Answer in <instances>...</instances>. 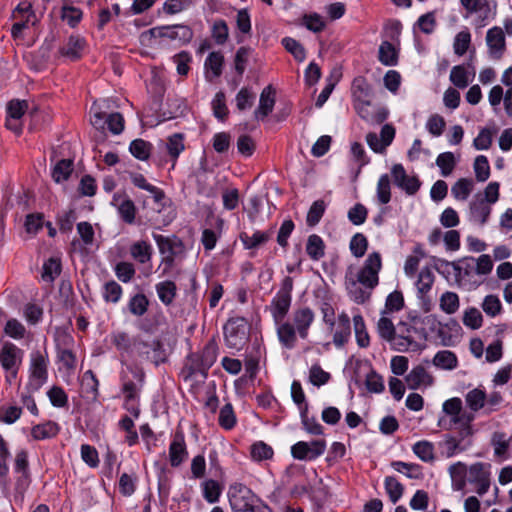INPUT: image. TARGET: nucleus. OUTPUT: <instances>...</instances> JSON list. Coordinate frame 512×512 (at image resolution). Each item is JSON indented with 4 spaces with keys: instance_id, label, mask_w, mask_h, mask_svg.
Segmentation results:
<instances>
[{
    "instance_id": "f257e3e1",
    "label": "nucleus",
    "mask_w": 512,
    "mask_h": 512,
    "mask_svg": "<svg viewBox=\"0 0 512 512\" xmlns=\"http://www.w3.org/2000/svg\"><path fill=\"white\" fill-rule=\"evenodd\" d=\"M442 411L450 417L451 424L458 430L457 435L446 434L440 444L443 455L451 458L472 446L471 438L474 435L472 423L475 415L463 410L462 400L458 397L446 400L442 404Z\"/></svg>"
},
{
    "instance_id": "f03ea898",
    "label": "nucleus",
    "mask_w": 512,
    "mask_h": 512,
    "mask_svg": "<svg viewBox=\"0 0 512 512\" xmlns=\"http://www.w3.org/2000/svg\"><path fill=\"white\" fill-rule=\"evenodd\" d=\"M381 269L382 257L379 252L370 253L357 272L354 271L352 266L348 267L344 283L352 301L357 304H364L369 300L372 290L379 284Z\"/></svg>"
},
{
    "instance_id": "7ed1b4c3",
    "label": "nucleus",
    "mask_w": 512,
    "mask_h": 512,
    "mask_svg": "<svg viewBox=\"0 0 512 512\" xmlns=\"http://www.w3.org/2000/svg\"><path fill=\"white\" fill-rule=\"evenodd\" d=\"M490 469L491 465L484 462H475L470 466L462 461L453 463L448 467L451 487L454 491L475 492L483 496L490 488Z\"/></svg>"
},
{
    "instance_id": "20e7f679",
    "label": "nucleus",
    "mask_w": 512,
    "mask_h": 512,
    "mask_svg": "<svg viewBox=\"0 0 512 512\" xmlns=\"http://www.w3.org/2000/svg\"><path fill=\"white\" fill-rule=\"evenodd\" d=\"M291 301L292 296L276 294L270 305V312L276 324L278 340L286 349H293L296 346L294 326L289 321H284L290 309Z\"/></svg>"
},
{
    "instance_id": "39448f33",
    "label": "nucleus",
    "mask_w": 512,
    "mask_h": 512,
    "mask_svg": "<svg viewBox=\"0 0 512 512\" xmlns=\"http://www.w3.org/2000/svg\"><path fill=\"white\" fill-rule=\"evenodd\" d=\"M227 498L234 512H272L271 508L251 488L241 482L229 485Z\"/></svg>"
},
{
    "instance_id": "423d86ee",
    "label": "nucleus",
    "mask_w": 512,
    "mask_h": 512,
    "mask_svg": "<svg viewBox=\"0 0 512 512\" xmlns=\"http://www.w3.org/2000/svg\"><path fill=\"white\" fill-rule=\"evenodd\" d=\"M122 392L125 398L124 407L135 418L140 415L139 395L145 381V373L136 365H128L121 372Z\"/></svg>"
},
{
    "instance_id": "0eeeda50",
    "label": "nucleus",
    "mask_w": 512,
    "mask_h": 512,
    "mask_svg": "<svg viewBox=\"0 0 512 512\" xmlns=\"http://www.w3.org/2000/svg\"><path fill=\"white\" fill-rule=\"evenodd\" d=\"M427 333L418 320L398 324L392 349L398 352H418L426 347Z\"/></svg>"
},
{
    "instance_id": "6e6552de",
    "label": "nucleus",
    "mask_w": 512,
    "mask_h": 512,
    "mask_svg": "<svg viewBox=\"0 0 512 512\" xmlns=\"http://www.w3.org/2000/svg\"><path fill=\"white\" fill-rule=\"evenodd\" d=\"M464 9L463 18L471 20L475 29H482L491 22L497 13V3L494 0H460Z\"/></svg>"
},
{
    "instance_id": "1a4fd4ad",
    "label": "nucleus",
    "mask_w": 512,
    "mask_h": 512,
    "mask_svg": "<svg viewBox=\"0 0 512 512\" xmlns=\"http://www.w3.org/2000/svg\"><path fill=\"white\" fill-rule=\"evenodd\" d=\"M49 358L46 352L39 350L30 354L29 376L26 390L37 392L48 380Z\"/></svg>"
},
{
    "instance_id": "9d476101",
    "label": "nucleus",
    "mask_w": 512,
    "mask_h": 512,
    "mask_svg": "<svg viewBox=\"0 0 512 512\" xmlns=\"http://www.w3.org/2000/svg\"><path fill=\"white\" fill-rule=\"evenodd\" d=\"M225 344L230 349L240 350L248 341V324L242 317L229 319L224 325Z\"/></svg>"
},
{
    "instance_id": "9b49d317",
    "label": "nucleus",
    "mask_w": 512,
    "mask_h": 512,
    "mask_svg": "<svg viewBox=\"0 0 512 512\" xmlns=\"http://www.w3.org/2000/svg\"><path fill=\"white\" fill-rule=\"evenodd\" d=\"M326 446L324 439L299 441L291 446V455L296 460L313 461L324 454Z\"/></svg>"
},
{
    "instance_id": "f8f14e48",
    "label": "nucleus",
    "mask_w": 512,
    "mask_h": 512,
    "mask_svg": "<svg viewBox=\"0 0 512 512\" xmlns=\"http://www.w3.org/2000/svg\"><path fill=\"white\" fill-rule=\"evenodd\" d=\"M169 463L172 467H179L188 458V448L185 434L181 428H177L171 437L169 444Z\"/></svg>"
},
{
    "instance_id": "ddd939ff",
    "label": "nucleus",
    "mask_w": 512,
    "mask_h": 512,
    "mask_svg": "<svg viewBox=\"0 0 512 512\" xmlns=\"http://www.w3.org/2000/svg\"><path fill=\"white\" fill-rule=\"evenodd\" d=\"M15 23L12 25L11 34L13 38H21L24 29L28 28L30 24L35 23V14L32 11L31 4L23 2L18 4L12 14Z\"/></svg>"
},
{
    "instance_id": "4468645a",
    "label": "nucleus",
    "mask_w": 512,
    "mask_h": 512,
    "mask_svg": "<svg viewBox=\"0 0 512 512\" xmlns=\"http://www.w3.org/2000/svg\"><path fill=\"white\" fill-rule=\"evenodd\" d=\"M391 175L395 185L408 195H414L420 189L421 182L419 178L416 175H408L402 164L393 165Z\"/></svg>"
},
{
    "instance_id": "2eb2a0df",
    "label": "nucleus",
    "mask_w": 512,
    "mask_h": 512,
    "mask_svg": "<svg viewBox=\"0 0 512 512\" xmlns=\"http://www.w3.org/2000/svg\"><path fill=\"white\" fill-rule=\"evenodd\" d=\"M22 361V351L12 343H5L0 351V364L6 371H12L17 376L18 367Z\"/></svg>"
},
{
    "instance_id": "dca6fc26",
    "label": "nucleus",
    "mask_w": 512,
    "mask_h": 512,
    "mask_svg": "<svg viewBox=\"0 0 512 512\" xmlns=\"http://www.w3.org/2000/svg\"><path fill=\"white\" fill-rule=\"evenodd\" d=\"M358 115L365 121L372 124L384 122L388 116V111L384 107L374 106L371 99L368 101L353 104Z\"/></svg>"
},
{
    "instance_id": "f3484780",
    "label": "nucleus",
    "mask_w": 512,
    "mask_h": 512,
    "mask_svg": "<svg viewBox=\"0 0 512 512\" xmlns=\"http://www.w3.org/2000/svg\"><path fill=\"white\" fill-rule=\"evenodd\" d=\"M28 109V102L25 100H11L7 104L6 127L19 134L22 131L20 119Z\"/></svg>"
},
{
    "instance_id": "a211bd4d",
    "label": "nucleus",
    "mask_w": 512,
    "mask_h": 512,
    "mask_svg": "<svg viewBox=\"0 0 512 512\" xmlns=\"http://www.w3.org/2000/svg\"><path fill=\"white\" fill-rule=\"evenodd\" d=\"M314 318V312L309 307L296 309L292 315V322H290L294 326L295 335L298 334L300 338L306 339Z\"/></svg>"
},
{
    "instance_id": "6ab92c4d",
    "label": "nucleus",
    "mask_w": 512,
    "mask_h": 512,
    "mask_svg": "<svg viewBox=\"0 0 512 512\" xmlns=\"http://www.w3.org/2000/svg\"><path fill=\"white\" fill-rule=\"evenodd\" d=\"M405 382L409 389L417 390L430 387L434 382V378L425 367L417 365L405 376Z\"/></svg>"
},
{
    "instance_id": "aec40b11",
    "label": "nucleus",
    "mask_w": 512,
    "mask_h": 512,
    "mask_svg": "<svg viewBox=\"0 0 512 512\" xmlns=\"http://www.w3.org/2000/svg\"><path fill=\"white\" fill-rule=\"evenodd\" d=\"M491 205L484 200L482 194H476L469 204V220L484 225L490 216Z\"/></svg>"
},
{
    "instance_id": "412c9836",
    "label": "nucleus",
    "mask_w": 512,
    "mask_h": 512,
    "mask_svg": "<svg viewBox=\"0 0 512 512\" xmlns=\"http://www.w3.org/2000/svg\"><path fill=\"white\" fill-rule=\"evenodd\" d=\"M486 44L490 56L495 59H500L506 47L503 29L498 26L490 28L486 33Z\"/></svg>"
},
{
    "instance_id": "4be33fe9",
    "label": "nucleus",
    "mask_w": 512,
    "mask_h": 512,
    "mask_svg": "<svg viewBox=\"0 0 512 512\" xmlns=\"http://www.w3.org/2000/svg\"><path fill=\"white\" fill-rule=\"evenodd\" d=\"M330 331L333 332V344L337 348L343 347L351 336L349 315L345 312L340 313L337 317V321L334 322V329Z\"/></svg>"
},
{
    "instance_id": "5701e85b",
    "label": "nucleus",
    "mask_w": 512,
    "mask_h": 512,
    "mask_svg": "<svg viewBox=\"0 0 512 512\" xmlns=\"http://www.w3.org/2000/svg\"><path fill=\"white\" fill-rule=\"evenodd\" d=\"M276 93L271 85L266 86L259 98V104L254 111V118L257 121L264 120L274 109Z\"/></svg>"
},
{
    "instance_id": "b1692460",
    "label": "nucleus",
    "mask_w": 512,
    "mask_h": 512,
    "mask_svg": "<svg viewBox=\"0 0 512 512\" xmlns=\"http://www.w3.org/2000/svg\"><path fill=\"white\" fill-rule=\"evenodd\" d=\"M203 360L198 353H192L187 357L184 369L182 371L184 378L188 379L195 376H200L205 380L208 376L209 367L204 366Z\"/></svg>"
},
{
    "instance_id": "393cba45",
    "label": "nucleus",
    "mask_w": 512,
    "mask_h": 512,
    "mask_svg": "<svg viewBox=\"0 0 512 512\" xmlns=\"http://www.w3.org/2000/svg\"><path fill=\"white\" fill-rule=\"evenodd\" d=\"M112 204L116 206L121 219L127 224H133L136 217V206L127 196L114 195Z\"/></svg>"
},
{
    "instance_id": "a878e982",
    "label": "nucleus",
    "mask_w": 512,
    "mask_h": 512,
    "mask_svg": "<svg viewBox=\"0 0 512 512\" xmlns=\"http://www.w3.org/2000/svg\"><path fill=\"white\" fill-rule=\"evenodd\" d=\"M86 48V41L79 35H71L67 42L60 48L62 56L70 60L79 59Z\"/></svg>"
},
{
    "instance_id": "bb28decb",
    "label": "nucleus",
    "mask_w": 512,
    "mask_h": 512,
    "mask_svg": "<svg viewBox=\"0 0 512 512\" xmlns=\"http://www.w3.org/2000/svg\"><path fill=\"white\" fill-rule=\"evenodd\" d=\"M353 104L368 101L372 97V87L363 76L354 78L351 86Z\"/></svg>"
},
{
    "instance_id": "cd10ccee",
    "label": "nucleus",
    "mask_w": 512,
    "mask_h": 512,
    "mask_svg": "<svg viewBox=\"0 0 512 512\" xmlns=\"http://www.w3.org/2000/svg\"><path fill=\"white\" fill-rule=\"evenodd\" d=\"M129 252L136 262L145 264L152 259L153 247L147 240H138L130 245Z\"/></svg>"
},
{
    "instance_id": "c85d7f7f",
    "label": "nucleus",
    "mask_w": 512,
    "mask_h": 512,
    "mask_svg": "<svg viewBox=\"0 0 512 512\" xmlns=\"http://www.w3.org/2000/svg\"><path fill=\"white\" fill-rule=\"evenodd\" d=\"M159 34L170 40H178L182 44L189 43L193 37L191 28L186 25L164 27L159 30Z\"/></svg>"
},
{
    "instance_id": "c756f323",
    "label": "nucleus",
    "mask_w": 512,
    "mask_h": 512,
    "mask_svg": "<svg viewBox=\"0 0 512 512\" xmlns=\"http://www.w3.org/2000/svg\"><path fill=\"white\" fill-rule=\"evenodd\" d=\"M475 71L471 70L464 65H456L451 69L449 79L459 89L466 88L469 83L474 79Z\"/></svg>"
},
{
    "instance_id": "7c9ffc66",
    "label": "nucleus",
    "mask_w": 512,
    "mask_h": 512,
    "mask_svg": "<svg viewBox=\"0 0 512 512\" xmlns=\"http://www.w3.org/2000/svg\"><path fill=\"white\" fill-rule=\"evenodd\" d=\"M465 403L469 408V413L473 414L486 408V392L484 389L477 387L468 391L465 395ZM468 413V411H466Z\"/></svg>"
},
{
    "instance_id": "2f4dec72",
    "label": "nucleus",
    "mask_w": 512,
    "mask_h": 512,
    "mask_svg": "<svg viewBox=\"0 0 512 512\" xmlns=\"http://www.w3.org/2000/svg\"><path fill=\"white\" fill-rule=\"evenodd\" d=\"M224 56L221 52H211L204 63L206 78L212 80L222 74Z\"/></svg>"
},
{
    "instance_id": "473e14b6",
    "label": "nucleus",
    "mask_w": 512,
    "mask_h": 512,
    "mask_svg": "<svg viewBox=\"0 0 512 512\" xmlns=\"http://www.w3.org/2000/svg\"><path fill=\"white\" fill-rule=\"evenodd\" d=\"M435 281V276L433 274V271L430 267L425 266L423 267L419 274L417 281L415 283L418 298L424 299L425 296L430 292L432 289V286Z\"/></svg>"
},
{
    "instance_id": "72a5a7b5",
    "label": "nucleus",
    "mask_w": 512,
    "mask_h": 512,
    "mask_svg": "<svg viewBox=\"0 0 512 512\" xmlns=\"http://www.w3.org/2000/svg\"><path fill=\"white\" fill-rule=\"evenodd\" d=\"M130 181L135 187L149 192L157 203L165 197L163 190L149 183L144 175L140 173H130Z\"/></svg>"
},
{
    "instance_id": "f704fd0d",
    "label": "nucleus",
    "mask_w": 512,
    "mask_h": 512,
    "mask_svg": "<svg viewBox=\"0 0 512 512\" xmlns=\"http://www.w3.org/2000/svg\"><path fill=\"white\" fill-rule=\"evenodd\" d=\"M158 298L165 306H170L177 295V286L173 281L165 280L155 285Z\"/></svg>"
},
{
    "instance_id": "c9c22d12",
    "label": "nucleus",
    "mask_w": 512,
    "mask_h": 512,
    "mask_svg": "<svg viewBox=\"0 0 512 512\" xmlns=\"http://www.w3.org/2000/svg\"><path fill=\"white\" fill-rule=\"evenodd\" d=\"M203 498L210 504L219 501L222 494V485L214 479H205L200 484Z\"/></svg>"
},
{
    "instance_id": "e433bc0d",
    "label": "nucleus",
    "mask_w": 512,
    "mask_h": 512,
    "mask_svg": "<svg viewBox=\"0 0 512 512\" xmlns=\"http://www.w3.org/2000/svg\"><path fill=\"white\" fill-rule=\"evenodd\" d=\"M455 277L459 284H465L475 273L474 258L466 257L454 264Z\"/></svg>"
},
{
    "instance_id": "4c0bfd02",
    "label": "nucleus",
    "mask_w": 512,
    "mask_h": 512,
    "mask_svg": "<svg viewBox=\"0 0 512 512\" xmlns=\"http://www.w3.org/2000/svg\"><path fill=\"white\" fill-rule=\"evenodd\" d=\"M59 433V426L57 423L47 421L42 424L35 425L31 429V436L35 440H45L55 437Z\"/></svg>"
},
{
    "instance_id": "58836bf2",
    "label": "nucleus",
    "mask_w": 512,
    "mask_h": 512,
    "mask_svg": "<svg viewBox=\"0 0 512 512\" xmlns=\"http://www.w3.org/2000/svg\"><path fill=\"white\" fill-rule=\"evenodd\" d=\"M306 252L313 261H318L325 255V244L323 239L312 234L308 237L306 243Z\"/></svg>"
},
{
    "instance_id": "ea45409f",
    "label": "nucleus",
    "mask_w": 512,
    "mask_h": 512,
    "mask_svg": "<svg viewBox=\"0 0 512 512\" xmlns=\"http://www.w3.org/2000/svg\"><path fill=\"white\" fill-rule=\"evenodd\" d=\"M377 331L379 336L391 344L393 347L394 341L397 336V331L392 320L385 315H382L377 323Z\"/></svg>"
},
{
    "instance_id": "a19ab883",
    "label": "nucleus",
    "mask_w": 512,
    "mask_h": 512,
    "mask_svg": "<svg viewBox=\"0 0 512 512\" xmlns=\"http://www.w3.org/2000/svg\"><path fill=\"white\" fill-rule=\"evenodd\" d=\"M432 362L436 367L444 370H453L458 365L455 353L449 350L438 351Z\"/></svg>"
},
{
    "instance_id": "79ce46f5",
    "label": "nucleus",
    "mask_w": 512,
    "mask_h": 512,
    "mask_svg": "<svg viewBox=\"0 0 512 512\" xmlns=\"http://www.w3.org/2000/svg\"><path fill=\"white\" fill-rule=\"evenodd\" d=\"M474 189V182L470 178H460L451 188V194L456 200L465 201Z\"/></svg>"
},
{
    "instance_id": "37998d69",
    "label": "nucleus",
    "mask_w": 512,
    "mask_h": 512,
    "mask_svg": "<svg viewBox=\"0 0 512 512\" xmlns=\"http://www.w3.org/2000/svg\"><path fill=\"white\" fill-rule=\"evenodd\" d=\"M378 59L385 66H395L398 61V53L394 45L383 41L379 47Z\"/></svg>"
},
{
    "instance_id": "c03bdc74",
    "label": "nucleus",
    "mask_w": 512,
    "mask_h": 512,
    "mask_svg": "<svg viewBox=\"0 0 512 512\" xmlns=\"http://www.w3.org/2000/svg\"><path fill=\"white\" fill-rule=\"evenodd\" d=\"M354 332L359 347L366 348L370 344V337L363 317L360 314L353 316Z\"/></svg>"
},
{
    "instance_id": "a18cd8bd",
    "label": "nucleus",
    "mask_w": 512,
    "mask_h": 512,
    "mask_svg": "<svg viewBox=\"0 0 512 512\" xmlns=\"http://www.w3.org/2000/svg\"><path fill=\"white\" fill-rule=\"evenodd\" d=\"M130 153L140 161H146L151 155L152 144L143 139H135L130 143Z\"/></svg>"
},
{
    "instance_id": "49530a36",
    "label": "nucleus",
    "mask_w": 512,
    "mask_h": 512,
    "mask_svg": "<svg viewBox=\"0 0 512 512\" xmlns=\"http://www.w3.org/2000/svg\"><path fill=\"white\" fill-rule=\"evenodd\" d=\"M61 261L59 258L51 257L43 264L42 279L52 283L61 273Z\"/></svg>"
},
{
    "instance_id": "de8ad7c7",
    "label": "nucleus",
    "mask_w": 512,
    "mask_h": 512,
    "mask_svg": "<svg viewBox=\"0 0 512 512\" xmlns=\"http://www.w3.org/2000/svg\"><path fill=\"white\" fill-rule=\"evenodd\" d=\"M412 451L423 462L429 463L435 459L434 445L430 441L421 440L416 442L412 446Z\"/></svg>"
},
{
    "instance_id": "09e8293b",
    "label": "nucleus",
    "mask_w": 512,
    "mask_h": 512,
    "mask_svg": "<svg viewBox=\"0 0 512 512\" xmlns=\"http://www.w3.org/2000/svg\"><path fill=\"white\" fill-rule=\"evenodd\" d=\"M123 294L122 287L114 280L108 281L103 285L102 297L105 302L117 304Z\"/></svg>"
},
{
    "instance_id": "8fccbe9b",
    "label": "nucleus",
    "mask_w": 512,
    "mask_h": 512,
    "mask_svg": "<svg viewBox=\"0 0 512 512\" xmlns=\"http://www.w3.org/2000/svg\"><path fill=\"white\" fill-rule=\"evenodd\" d=\"M270 236L268 232L255 231L252 235L241 233L240 240L246 249H255L266 243L270 239Z\"/></svg>"
},
{
    "instance_id": "3c124183",
    "label": "nucleus",
    "mask_w": 512,
    "mask_h": 512,
    "mask_svg": "<svg viewBox=\"0 0 512 512\" xmlns=\"http://www.w3.org/2000/svg\"><path fill=\"white\" fill-rule=\"evenodd\" d=\"M148 306L149 300L143 293L135 294L128 302L130 313L137 317L143 316L147 312Z\"/></svg>"
},
{
    "instance_id": "603ef678",
    "label": "nucleus",
    "mask_w": 512,
    "mask_h": 512,
    "mask_svg": "<svg viewBox=\"0 0 512 512\" xmlns=\"http://www.w3.org/2000/svg\"><path fill=\"white\" fill-rule=\"evenodd\" d=\"M440 309L446 314H454L460 306L459 296L455 292H444L439 300Z\"/></svg>"
},
{
    "instance_id": "864d4df0",
    "label": "nucleus",
    "mask_w": 512,
    "mask_h": 512,
    "mask_svg": "<svg viewBox=\"0 0 512 512\" xmlns=\"http://www.w3.org/2000/svg\"><path fill=\"white\" fill-rule=\"evenodd\" d=\"M250 454L254 461L260 462L270 460L274 455V451L270 445L263 441H258L251 445Z\"/></svg>"
},
{
    "instance_id": "5fc2aeb1",
    "label": "nucleus",
    "mask_w": 512,
    "mask_h": 512,
    "mask_svg": "<svg viewBox=\"0 0 512 512\" xmlns=\"http://www.w3.org/2000/svg\"><path fill=\"white\" fill-rule=\"evenodd\" d=\"M391 466L395 471L402 473L411 479H418L422 476L421 466L415 463L394 461L391 463Z\"/></svg>"
},
{
    "instance_id": "6e6d98bb",
    "label": "nucleus",
    "mask_w": 512,
    "mask_h": 512,
    "mask_svg": "<svg viewBox=\"0 0 512 512\" xmlns=\"http://www.w3.org/2000/svg\"><path fill=\"white\" fill-rule=\"evenodd\" d=\"M425 256L420 246L415 247L413 255H409L404 264V272L406 276L413 277L418 270L421 259Z\"/></svg>"
},
{
    "instance_id": "4d7b16f0",
    "label": "nucleus",
    "mask_w": 512,
    "mask_h": 512,
    "mask_svg": "<svg viewBox=\"0 0 512 512\" xmlns=\"http://www.w3.org/2000/svg\"><path fill=\"white\" fill-rule=\"evenodd\" d=\"M204 362V366L211 368L216 362L218 356V345L214 339H211L203 347L200 352H197Z\"/></svg>"
},
{
    "instance_id": "13d9d810",
    "label": "nucleus",
    "mask_w": 512,
    "mask_h": 512,
    "mask_svg": "<svg viewBox=\"0 0 512 512\" xmlns=\"http://www.w3.org/2000/svg\"><path fill=\"white\" fill-rule=\"evenodd\" d=\"M471 44V34L467 29L458 32L454 38L453 50L458 56H463Z\"/></svg>"
},
{
    "instance_id": "bf43d9fd",
    "label": "nucleus",
    "mask_w": 512,
    "mask_h": 512,
    "mask_svg": "<svg viewBox=\"0 0 512 512\" xmlns=\"http://www.w3.org/2000/svg\"><path fill=\"white\" fill-rule=\"evenodd\" d=\"M349 248L352 255L356 258L363 257L368 248L367 237L362 233H356L350 240Z\"/></svg>"
},
{
    "instance_id": "052dcab7",
    "label": "nucleus",
    "mask_w": 512,
    "mask_h": 512,
    "mask_svg": "<svg viewBox=\"0 0 512 512\" xmlns=\"http://www.w3.org/2000/svg\"><path fill=\"white\" fill-rule=\"evenodd\" d=\"M436 165L440 168L442 176H449L456 165L454 154L452 152L439 154L436 158Z\"/></svg>"
},
{
    "instance_id": "680f3d73",
    "label": "nucleus",
    "mask_w": 512,
    "mask_h": 512,
    "mask_svg": "<svg viewBox=\"0 0 512 512\" xmlns=\"http://www.w3.org/2000/svg\"><path fill=\"white\" fill-rule=\"evenodd\" d=\"M255 100V94L251 88L243 87L239 90L235 97L236 107L240 111H244L252 107Z\"/></svg>"
},
{
    "instance_id": "e2e57ef3",
    "label": "nucleus",
    "mask_w": 512,
    "mask_h": 512,
    "mask_svg": "<svg viewBox=\"0 0 512 512\" xmlns=\"http://www.w3.org/2000/svg\"><path fill=\"white\" fill-rule=\"evenodd\" d=\"M116 277L123 283H129L135 276L136 270L132 263L121 261L114 267Z\"/></svg>"
},
{
    "instance_id": "0e129e2a",
    "label": "nucleus",
    "mask_w": 512,
    "mask_h": 512,
    "mask_svg": "<svg viewBox=\"0 0 512 512\" xmlns=\"http://www.w3.org/2000/svg\"><path fill=\"white\" fill-rule=\"evenodd\" d=\"M462 321L466 327L476 330L482 326L483 317L477 308L470 307L464 311Z\"/></svg>"
},
{
    "instance_id": "69168bd1",
    "label": "nucleus",
    "mask_w": 512,
    "mask_h": 512,
    "mask_svg": "<svg viewBox=\"0 0 512 512\" xmlns=\"http://www.w3.org/2000/svg\"><path fill=\"white\" fill-rule=\"evenodd\" d=\"M384 484L391 502L396 503L403 495L402 484L393 476L386 477Z\"/></svg>"
},
{
    "instance_id": "338daca9",
    "label": "nucleus",
    "mask_w": 512,
    "mask_h": 512,
    "mask_svg": "<svg viewBox=\"0 0 512 512\" xmlns=\"http://www.w3.org/2000/svg\"><path fill=\"white\" fill-rule=\"evenodd\" d=\"M377 198L381 204H387L391 199V187L390 179L387 174H383L379 177L377 183Z\"/></svg>"
},
{
    "instance_id": "774afa93",
    "label": "nucleus",
    "mask_w": 512,
    "mask_h": 512,
    "mask_svg": "<svg viewBox=\"0 0 512 512\" xmlns=\"http://www.w3.org/2000/svg\"><path fill=\"white\" fill-rule=\"evenodd\" d=\"M72 172V161L60 160L53 168L52 178L55 182L60 183L68 179Z\"/></svg>"
}]
</instances>
